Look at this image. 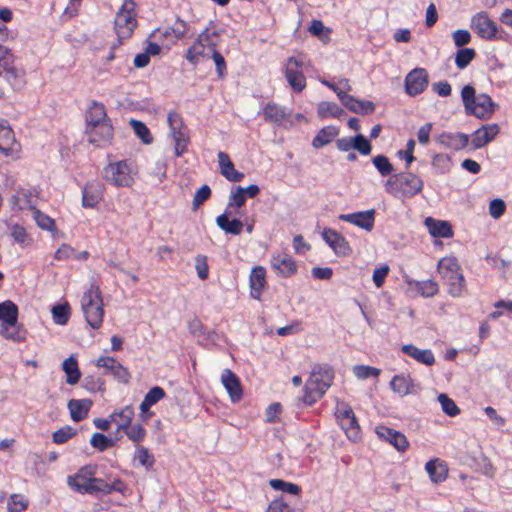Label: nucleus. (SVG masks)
I'll list each match as a JSON object with an SVG mask.
<instances>
[{"mask_svg": "<svg viewBox=\"0 0 512 512\" xmlns=\"http://www.w3.org/2000/svg\"><path fill=\"white\" fill-rule=\"evenodd\" d=\"M339 130L335 126H326L322 128L312 141L314 148L319 149L332 142L338 135Z\"/></svg>", "mask_w": 512, "mask_h": 512, "instance_id": "58836bf2", "label": "nucleus"}, {"mask_svg": "<svg viewBox=\"0 0 512 512\" xmlns=\"http://www.w3.org/2000/svg\"><path fill=\"white\" fill-rule=\"evenodd\" d=\"M303 57H290L285 67V77L294 92H301L306 87V79L303 74Z\"/></svg>", "mask_w": 512, "mask_h": 512, "instance_id": "1a4fd4ad", "label": "nucleus"}, {"mask_svg": "<svg viewBox=\"0 0 512 512\" xmlns=\"http://www.w3.org/2000/svg\"><path fill=\"white\" fill-rule=\"evenodd\" d=\"M212 59L216 66V71L219 78H223L226 74V62L221 53L215 49V45L211 47Z\"/></svg>", "mask_w": 512, "mask_h": 512, "instance_id": "680f3d73", "label": "nucleus"}, {"mask_svg": "<svg viewBox=\"0 0 512 512\" xmlns=\"http://www.w3.org/2000/svg\"><path fill=\"white\" fill-rule=\"evenodd\" d=\"M115 31L119 40L129 38L137 26L135 3L132 0L124 1L115 17Z\"/></svg>", "mask_w": 512, "mask_h": 512, "instance_id": "423d86ee", "label": "nucleus"}, {"mask_svg": "<svg viewBox=\"0 0 512 512\" xmlns=\"http://www.w3.org/2000/svg\"><path fill=\"white\" fill-rule=\"evenodd\" d=\"M195 268L197 275L201 280L208 278L209 267L207 263V257L204 255H198L195 259Z\"/></svg>", "mask_w": 512, "mask_h": 512, "instance_id": "0e129e2a", "label": "nucleus"}, {"mask_svg": "<svg viewBox=\"0 0 512 512\" xmlns=\"http://www.w3.org/2000/svg\"><path fill=\"white\" fill-rule=\"evenodd\" d=\"M51 312L53 321L58 325H65L70 318V307L68 303L55 305Z\"/></svg>", "mask_w": 512, "mask_h": 512, "instance_id": "a18cd8bd", "label": "nucleus"}, {"mask_svg": "<svg viewBox=\"0 0 512 512\" xmlns=\"http://www.w3.org/2000/svg\"><path fill=\"white\" fill-rule=\"evenodd\" d=\"M423 181L415 174L403 172L385 182L386 192L396 198H411L422 191Z\"/></svg>", "mask_w": 512, "mask_h": 512, "instance_id": "7ed1b4c3", "label": "nucleus"}, {"mask_svg": "<svg viewBox=\"0 0 512 512\" xmlns=\"http://www.w3.org/2000/svg\"><path fill=\"white\" fill-rule=\"evenodd\" d=\"M221 383L225 387L232 402H238L242 399L243 391L237 375L230 369H225L221 375Z\"/></svg>", "mask_w": 512, "mask_h": 512, "instance_id": "aec40b11", "label": "nucleus"}, {"mask_svg": "<svg viewBox=\"0 0 512 512\" xmlns=\"http://www.w3.org/2000/svg\"><path fill=\"white\" fill-rule=\"evenodd\" d=\"M62 369L66 374V382L69 385H75L81 378V371L78 367L77 359L74 355L66 358L62 363Z\"/></svg>", "mask_w": 512, "mask_h": 512, "instance_id": "c9c22d12", "label": "nucleus"}, {"mask_svg": "<svg viewBox=\"0 0 512 512\" xmlns=\"http://www.w3.org/2000/svg\"><path fill=\"white\" fill-rule=\"evenodd\" d=\"M249 284L252 298L259 300L266 285V270L264 267L256 266L252 269Z\"/></svg>", "mask_w": 512, "mask_h": 512, "instance_id": "b1692460", "label": "nucleus"}, {"mask_svg": "<svg viewBox=\"0 0 512 512\" xmlns=\"http://www.w3.org/2000/svg\"><path fill=\"white\" fill-rule=\"evenodd\" d=\"M437 269L442 278L461 270L456 258L454 257L442 258L438 263Z\"/></svg>", "mask_w": 512, "mask_h": 512, "instance_id": "37998d69", "label": "nucleus"}, {"mask_svg": "<svg viewBox=\"0 0 512 512\" xmlns=\"http://www.w3.org/2000/svg\"><path fill=\"white\" fill-rule=\"evenodd\" d=\"M318 116L320 118L334 117L339 118L344 114V110L338 104L329 101H323L318 104Z\"/></svg>", "mask_w": 512, "mask_h": 512, "instance_id": "79ce46f5", "label": "nucleus"}, {"mask_svg": "<svg viewBox=\"0 0 512 512\" xmlns=\"http://www.w3.org/2000/svg\"><path fill=\"white\" fill-rule=\"evenodd\" d=\"M86 133L90 143L97 146H105L109 144L113 138V127L111 121L87 126Z\"/></svg>", "mask_w": 512, "mask_h": 512, "instance_id": "ddd939ff", "label": "nucleus"}, {"mask_svg": "<svg viewBox=\"0 0 512 512\" xmlns=\"http://www.w3.org/2000/svg\"><path fill=\"white\" fill-rule=\"evenodd\" d=\"M91 445L100 451H104L107 448L113 446V441L101 433H94L90 440Z\"/></svg>", "mask_w": 512, "mask_h": 512, "instance_id": "bf43d9fd", "label": "nucleus"}, {"mask_svg": "<svg viewBox=\"0 0 512 512\" xmlns=\"http://www.w3.org/2000/svg\"><path fill=\"white\" fill-rule=\"evenodd\" d=\"M229 214L231 213L226 210L224 214L219 215L216 218V224L227 234L239 235L242 231L243 223L238 219L230 220Z\"/></svg>", "mask_w": 512, "mask_h": 512, "instance_id": "f704fd0d", "label": "nucleus"}, {"mask_svg": "<svg viewBox=\"0 0 512 512\" xmlns=\"http://www.w3.org/2000/svg\"><path fill=\"white\" fill-rule=\"evenodd\" d=\"M91 494H110L114 491L124 494L127 487L119 478H115L111 483L101 478H94L92 480Z\"/></svg>", "mask_w": 512, "mask_h": 512, "instance_id": "5701e85b", "label": "nucleus"}, {"mask_svg": "<svg viewBox=\"0 0 512 512\" xmlns=\"http://www.w3.org/2000/svg\"><path fill=\"white\" fill-rule=\"evenodd\" d=\"M104 178L117 187H127L134 182L132 163L127 160L110 163L104 168Z\"/></svg>", "mask_w": 512, "mask_h": 512, "instance_id": "0eeeda50", "label": "nucleus"}, {"mask_svg": "<svg viewBox=\"0 0 512 512\" xmlns=\"http://www.w3.org/2000/svg\"><path fill=\"white\" fill-rule=\"evenodd\" d=\"M211 195V189L208 185H203L194 195L193 209L196 210L202 205Z\"/></svg>", "mask_w": 512, "mask_h": 512, "instance_id": "69168bd1", "label": "nucleus"}, {"mask_svg": "<svg viewBox=\"0 0 512 512\" xmlns=\"http://www.w3.org/2000/svg\"><path fill=\"white\" fill-rule=\"evenodd\" d=\"M323 238L336 254L346 255L348 253V242L336 231L332 229H325L323 231Z\"/></svg>", "mask_w": 512, "mask_h": 512, "instance_id": "bb28decb", "label": "nucleus"}, {"mask_svg": "<svg viewBox=\"0 0 512 512\" xmlns=\"http://www.w3.org/2000/svg\"><path fill=\"white\" fill-rule=\"evenodd\" d=\"M429 233L434 237L449 238L453 236L451 225L447 221L435 220L431 217L425 219Z\"/></svg>", "mask_w": 512, "mask_h": 512, "instance_id": "473e14b6", "label": "nucleus"}, {"mask_svg": "<svg viewBox=\"0 0 512 512\" xmlns=\"http://www.w3.org/2000/svg\"><path fill=\"white\" fill-rule=\"evenodd\" d=\"M500 133V127L496 123L482 125L471 135V144L474 149H480L493 141Z\"/></svg>", "mask_w": 512, "mask_h": 512, "instance_id": "2eb2a0df", "label": "nucleus"}, {"mask_svg": "<svg viewBox=\"0 0 512 512\" xmlns=\"http://www.w3.org/2000/svg\"><path fill=\"white\" fill-rule=\"evenodd\" d=\"M245 201L246 197L244 188L241 186H237L235 189L231 191L228 208L232 206L240 208L245 204Z\"/></svg>", "mask_w": 512, "mask_h": 512, "instance_id": "052dcab7", "label": "nucleus"}, {"mask_svg": "<svg viewBox=\"0 0 512 512\" xmlns=\"http://www.w3.org/2000/svg\"><path fill=\"white\" fill-rule=\"evenodd\" d=\"M167 121L175 142V154L176 156H181L187 150L189 143L188 129L177 112H170Z\"/></svg>", "mask_w": 512, "mask_h": 512, "instance_id": "6e6552de", "label": "nucleus"}, {"mask_svg": "<svg viewBox=\"0 0 512 512\" xmlns=\"http://www.w3.org/2000/svg\"><path fill=\"white\" fill-rule=\"evenodd\" d=\"M77 434L75 428L71 426H64L56 430L52 435V440L56 444H63L73 438Z\"/></svg>", "mask_w": 512, "mask_h": 512, "instance_id": "3c124183", "label": "nucleus"}, {"mask_svg": "<svg viewBox=\"0 0 512 512\" xmlns=\"http://www.w3.org/2000/svg\"><path fill=\"white\" fill-rule=\"evenodd\" d=\"M165 397V391L158 386L151 388L147 394L145 395L143 401L140 404V410L143 419H148L151 416V413H146L149 411L150 407L155 405L161 399Z\"/></svg>", "mask_w": 512, "mask_h": 512, "instance_id": "7c9ffc66", "label": "nucleus"}, {"mask_svg": "<svg viewBox=\"0 0 512 512\" xmlns=\"http://www.w3.org/2000/svg\"><path fill=\"white\" fill-rule=\"evenodd\" d=\"M104 187L99 181L87 183L82 191V205L85 208H94L102 201Z\"/></svg>", "mask_w": 512, "mask_h": 512, "instance_id": "6ab92c4d", "label": "nucleus"}, {"mask_svg": "<svg viewBox=\"0 0 512 512\" xmlns=\"http://www.w3.org/2000/svg\"><path fill=\"white\" fill-rule=\"evenodd\" d=\"M130 125L133 128L135 134L143 141V143L150 144L152 142L150 131L143 122L131 119Z\"/></svg>", "mask_w": 512, "mask_h": 512, "instance_id": "603ef678", "label": "nucleus"}, {"mask_svg": "<svg viewBox=\"0 0 512 512\" xmlns=\"http://www.w3.org/2000/svg\"><path fill=\"white\" fill-rule=\"evenodd\" d=\"M506 210L505 202L502 199H494L489 204V214L494 219H499Z\"/></svg>", "mask_w": 512, "mask_h": 512, "instance_id": "338daca9", "label": "nucleus"}, {"mask_svg": "<svg viewBox=\"0 0 512 512\" xmlns=\"http://www.w3.org/2000/svg\"><path fill=\"white\" fill-rule=\"evenodd\" d=\"M18 307L12 301H4L0 304V332L6 338L16 342L23 340L18 327Z\"/></svg>", "mask_w": 512, "mask_h": 512, "instance_id": "39448f33", "label": "nucleus"}, {"mask_svg": "<svg viewBox=\"0 0 512 512\" xmlns=\"http://www.w3.org/2000/svg\"><path fill=\"white\" fill-rule=\"evenodd\" d=\"M96 366L103 368L105 375L112 376L120 383L127 384L130 381L131 375L128 369L112 357L101 356L97 359Z\"/></svg>", "mask_w": 512, "mask_h": 512, "instance_id": "9b49d317", "label": "nucleus"}, {"mask_svg": "<svg viewBox=\"0 0 512 512\" xmlns=\"http://www.w3.org/2000/svg\"><path fill=\"white\" fill-rule=\"evenodd\" d=\"M81 307L89 326L99 328L103 322L104 310L101 291L97 285L91 284L84 292Z\"/></svg>", "mask_w": 512, "mask_h": 512, "instance_id": "20e7f679", "label": "nucleus"}, {"mask_svg": "<svg viewBox=\"0 0 512 512\" xmlns=\"http://www.w3.org/2000/svg\"><path fill=\"white\" fill-rule=\"evenodd\" d=\"M425 470L434 483L443 482L448 476L447 466L439 459L428 461L425 465Z\"/></svg>", "mask_w": 512, "mask_h": 512, "instance_id": "72a5a7b5", "label": "nucleus"}, {"mask_svg": "<svg viewBox=\"0 0 512 512\" xmlns=\"http://www.w3.org/2000/svg\"><path fill=\"white\" fill-rule=\"evenodd\" d=\"M441 143L448 148L461 150L469 143V136L464 133H444L441 135Z\"/></svg>", "mask_w": 512, "mask_h": 512, "instance_id": "4c0bfd02", "label": "nucleus"}, {"mask_svg": "<svg viewBox=\"0 0 512 512\" xmlns=\"http://www.w3.org/2000/svg\"><path fill=\"white\" fill-rule=\"evenodd\" d=\"M471 28L483 39L491 40L496 37L497 24L484 11L472 17Z\"/></svg>", "mask_w": 512, "mask_h": 512, "instance_id": "f8f14e48", "label": "nucleus"}, {"mask_svg": "<svg viewBox=\"0 0 512 512\" xmlns=\"http://www.w3.org/2000/svg\"><path fill=\"white\" fill-rule=\"evenodd\" d=\"M104 380L96 375H88L84 378L83 387L89 392L104 391Z\"/></svg>", "mask_w": 512, "mask_h": 512, "instance_id": "5fc2aeb1", "label": "nucleus"}, {"mask_svg": "<svg viewBox=\"0 0 512 512\" xmlns=\"http://www.w3.org/2000/svg\"><path fill=\"white\" fill-rule=\"evenodd\" d=\"M0 75L3 76L15 90L20 89L24 84L21 72L15 68L13 63L1 68Z\"/></svg>", "mask_w": 512, "mask_h": 512, "instance_id": "a19ab883", "label": "nucleus"}, {"mask_svg": "<svg viewBox=\"0 0 512 512\" xmlns=\"http://www.w3.org/2000/svg\"><path fill=\"white\" fill-rule=\"evenodd\" d=\"M290 114L291 112L286 108L275 103H268L262 111L264 120L276 126H282L289 122Z\"/></svg>", "mask_w": 512, "mask_h": 512, "instance_id": "a211bd4d", "label": "nucleus"}, {"mask_svg": "<svg viewBox=\"0 0 512 512\" xmlns=\"http://www.w3.org/2000/svg\"><path fill=\"white\" fill-rule=\"evenodd\" d=\"M373 164L382 176H387L393 172V166L389 159L384 155H377L373 158Z\"/></svg>", "mask_w": 512, "mask_h": 512, "instance_id": "4d7b16f0", "label": "nucleus"}, {"mask_svg": "<svg viewBox=\"0 0 512 512\" xmlns=\"http://www.w3.org/2000/svg\"><path fill=\"white\" fill-rule=\"evenodd\" d=\"M213 45L215 44L210 41L208 31L205 30L198 36L193 45L188 48L186 52V59L192 64H196L199 61V58L205 55L206 48L211 51V47Z\"/></svg>", "mask_w": 512, "mask_h": 512, "instance_id": "f3484780", "label": "nucleus"}, {"mask_svg": "<svg viewBox=\"0 0 512 512\" xmlns=\"http://www.w3.org/2000/svg\"><path fill=\"white\" fill-rule=\"evenodd\" d=\"M92 404L93 402L90 399H71L67 404L71 419L74 422L84 420L88 416Z\"/></svg>", "mask_w": 512, "mask_h": 512, "instance_id": "cd10ccee", "label": "nucleus"}, {"mask_svg": "<svg viewBox=\"0 0 512 512\" xmlns=\"http://www.w3.org/2000/svg\"><path fill=\"white\" fill-rule=\"evenodd\" d=\"M428 85V73L423 68H416L409 72L405 78L406 92L410 96L422 93Z\"/></svg>", "mask_w": 512, "mask_h": 512, "instance_id": "4468645a", "label": "nucleus"}, {"mask_svg": "<svg viewBox=\"0 0 512 512\" xmlns=\"http://www.w3.org/2000/svg\"><path fill=\"white\" fill-rule=\"evenodd\" d=\"M20 144L15 139V134L10 124L5 119H0V152L13 159L19 157Z\"/></svg>", "mask_w": 512, "mask_h": 512, "instance_id": "9d476101", "label": "nucleus"}, {"mask_svg": "<svg viewBox=\"0 0 512 512\" xmlns=\"http://www.w3.org/2000/svg\"><path fill=\"white\" fill-rule=\"evenodd\" d=\"M93 477L87 476V472L83 469L76 475L69 476L67 479L68 485L75 491L82 494H91Z\"/></svg>", "mask_w": 512, "mask_h": 512, "instance_id": "c756f323", "label": "nucleus"}, {"mask_svg": "<svg viewBox=\"0 0 512 512\" xmlns=\"http://www.w3.org/2000/svg\"><path fill=\"white\" fill-rule=\"evenodd\" d=\"M461 98L466 114L481 120L490 119L497 106L487 94L476 95L475 89L471 85L462 88Z\"/></svg>", "mask_w": 512, "mask_h": 512, "instance_id": "f03ea898", "label": "nucleus"}, {"mask_svg": "<svg viewBox=\"0 0 512 512\" xmlns=\"http://www.w3.org/2000/svg\"><path fill=\"white\" fill-rule=\"evenodd\" d=\"M267 512H293V509L281 498L272 501Z\"/></svg>", "mask_w": 512, "mask_h": 512, "instance_id": "774afa93", "label": "nucleus"}, {"mask_svg": "<svg viewBox=\"0 0 512 512\" xmlns=\"http://www.w3.org/2000/svg\"><path fill=\"white\" fill-rule=\"evenodd\" d=\"M448 285V293L453 297H460L465 290V279L461 270L443 278Z\"/></svg>", "mask_w": 512, "mask_h": 512, "instance_id": "e433bc0d", "label": "nucleus"}, {"mask_svg": "<svg viewBox=\"0 0 512 512\" xmlns=\"http://www.w3.org/2000/svg\"><path fill=\"white\" fill-rule=\"evenodd\" d=\"M401 351L421 364L431 366L435 363L434 354L430 349H419L412 344H405Z\"/></svg>", "mask_w": 512, "mask_h": 512, "instance_id": "a878e982", "label": "nucleus"}, {"mask_svg": "<svg viewBox=\"0 0 512 512\" xmlns=\"http://www.w3.org/2000/svg\"><path fill=\"white\" fill-rule=\"evenodd\" d=\"M270 486L275 490L287 492L292 495H296L300 492V487L296 484L285 482L280 479L270 480Z\"/></svg>", "mask_w": 512, "mask_h": 512, "instance_id": "13d9d810", "label": "nucleus"}, {"mask_svg": "<svg viewBox=\"0 0 512 512\" xmlns=\"http://www.w3.org/2000/svg\"><path fill=\"white\" fill-rule=\"evenodd\" d=\"M417 291L424 297H432L437 294L438 284L433 280L419 281L415 283Z\"/></svg>", "mask_w": 512, "mask_h": 512, "instance_id": "864d4df0", "label": "nucleus"}, {"mask_svg": "<svg viewBox=\"0 0 512 512\" xmlns=\"http://www.w3.org/2000/svg\"><path fill=\"white\" fill-rule=\"evenodd\" d=\"M136 458L140 465L151 468L154 464V457L150 454L149 450L145 447H140L136 451Z\"/></svg>", "mask_w": 512, "mask_h": 512, "instance_id": "e2e57ef3", "label": "nucleus"}, {"mask_svg": "<svg viewBox=\"0 0 512 512\" xmlns=\"http://www.w3.org/2000/svg\"><path fill=\"white\" fill-rule=\"evenodd\" d=\"M375 433L380 439L393 445L398 451L404 452L409 446V442L403 433L387 426H377Z\"/></svg>", "mask_w": 512, "mask_h": 512, "instance_id": "dca6fc26", "label": "nucleus"}, {"mask_svg": "<svg viewBox=\"0 0 512 512\" xmlns=\"http://www.w3.org/2000/svg\"><path fill=\"white\" fill-rule=\"evenodd\" d=\"M218 162L221 174L231 182H239L243 179L244 174L235 169L233 162L225 152L218 153Z\"/></svg>", "mask_w": 512, "mask_h": 512, "instance_id": "393cba45", "label": "nucleus"}, {"mask_svg": "<svg viewBox=\"0 0 512 512\" xmlns=\"http://www.w3.org/2000/svg\"><path fill=\"white\" fill-rule=\"evenodd\" d=\"M438 401L441 404V408L445 414L450 417H455L460 413V409L456 403L449 398L446 394L442 393L438 396Z\"/></svg>", "mask_w": 512, "mask_h": 512, "instance_id": "8fccbe9b", "label": "nucleus"}, {"mask_svg": "<svg viewBox=\"0 0 512 512\" xmlns=\"http://www.w3.org/2000/svg\"><path fill=\"white\" fill-rule=\"evenodd\" d=\"M341 220L354 224L366 231H371L375 222V210L370 209L367 211L356 212L351 214H342L339 217Z\"/></svg>", "mask_w": 512, "mask_h": 512, "instance_id": "412c9836", "label": "nucleus"}, {"mask_svg": "<svg viewBox=\"0 0 512 512\" xmlns=\"http://www.w3.org/2000/svg\"><path fill=\"white\" fill-rule=\"evenodd\" d=\"M109 121L110 119L107 117L105 106L100 102L93 101L86 112L87 126Z\"/></svg>", "mask_w": 512, "mask_h": 512, "instance_id": "2f4dec72", "label": "nucleus"}, {"mask_svg": "<svg viewBox=\"0 0 512 512\" xmlns=\"http://www.w3.org/2000/svg\"><path fill=\"white\" fill-rule=\"evenodd\" d=\"M112 421L117 425L118 430H124L129 426L134 417V409L128 405L110 415Z\"/></svg>", "mask_w": 512, "mask_h": 512, "instance_id": "ea45409f", "label": "nucleus"}, {"mask_svg": "<svg viewBox=\"0 0 512 512\" xmlns=\"http://www.w3.org/2000/svg\"><path fill=\"white\" fill-rule=\"evenodd\" d=\"M334 379V372L328 365H315L304 387L302 402L312 405L329 389Z\"/></svg>", "mask_w": 512, "mask_h": 512, "instance_id": "f257e3e1", "label": "nucleus"}, {"mask_svg": "<svg viewBox=\"0 0 512 512\" xmlns=\"http://www.w3.org/2000/svg\"><path fill=\"white\" fill-rule=\"evenodd\" d=\"M271 266L282 277H290L297 271V265L288 254H277L271 258Z\"/></svg>", "mask_w": 512, "mask_h": 512, "instance_id": "4be33fe9", "label": "nucleus"}, {"mask_svg": "<svg viewBox=\"0 0 512 512\" xmlns=\"http://www.w3.org/2000/svg\"><path fill=\"white\" fill-rule=\"evenodd\" d=\"M390 387L393 390V392L403 397L408 394L415 393L416 385L414 384V381L411 379L409 375L400 374L395 375L392 378L390 382Z\"/></svg>", "mask_w": 512, "mask_h": 512, "instance_id": "c85d7f7f", "label": "nucleus"}, {"mask_svg": "<svg viewBox=\"0 0 512 512\" xmlns=\"http://www.w3.org/2000/svg\"><path fill=\"white\" fill-rule=\"evenodd\" d=\"M127 437L136 445L142 442L146 436V430L143 425L137 423L127 426L124 430Z\"/></svg>", "mask_w": 512, "mask_h": 512, "instance_id": "de8ad7c7", "label": "nucleus"}, {"mask_svg": "<svg viewBox=\"0 0 512 512\" xmlns=\"http://www.w3.org/2000/svg\"><path fill=\"white\" fill-rule=\"evenodd\" d=\"M340 425L349 439L356 441L360 438L361 430L355 414L352 417L342 421Z\"/></svg>", "mask_w": 512, "mask_h": 512, "instance_id": "c03bdc74", "label": "nucleus"}, {"mask_svg": "<svg viewBox=\"0 0 512 512\" xmlns=\"http://www.w3.org/2000/svg\"><path fill=\"white\" fill-rule=\"evenodd\" d=\"M28 507V500L21 494H12L9 498L8 512H24Z\"/></svg>", "mask_w": 512, "mask_h": 512, "instance_id": "09e8293b", "label": "nucleus"}, {"mask_svg": "<svg viewBox=\"0 0 512 512\" xmlns=\"http://www.w3.org/2000/svg\"><path fill=\"white\" fill-rule=\"evenodd\" d=\"M380 372V369L367 365H356L353 367V373L358 379L378 377Z\"/></svg>", "mask_w": 512, "mask_h": 512, "instance_id": "6e6d98bb", "label": "nucleus"}, {"mask_svg": "<svg viewBox=\"0 0 512 512\" xmlns=\"http://www.w3.org/2000/svg\"><path fill=\"white\" fill-rule=\"evenodd\" d=\"M475 50L473 48L459 49L455 56V63L459 69L466 68L470 62L475 58Z\"/></svg>", "mask_w": 512, "mask_h": 512, "instance_id": "49530a36", "label": "nucleus"}]
</instances>
